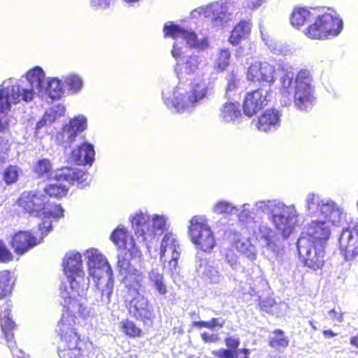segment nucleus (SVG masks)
<instances>
[{"mask_svg":"<svg viewBox=\"0 0 358 358\" xmlns=\"http://www.w3.org/2000/svg\"><path fill=\"white\" fill-rule=\"evenodd\" d=\"M339 245L346 261H351L358 255V222H351L343 229Z\"/></svg>","mask_w":358,"mask_h":358,"instance_id":"nucleus-19","label":"nucleus"},{"mask_svg":"<svg viewBox=\"0 0 358 358\" xmlns=\"http://www.w3.org/2000/svg\"><path fill=\"white\" fill-rule=\"evenodd\" d=\"M207 328L210 329H215L216 328H222L225 324V320L222 318H212L207 321Z\"/></svg>","mask_w":358,"mask_h":358,"instance_id":"nucleus-58","label":"nucleus"},{"mask_svg":"<svg viewBox=\"0 0 358 358\" xmlns=\"http://www.w3.org/2000/svg\"><path fill=\"white\" fill-rule=\"evenodd\" d=\"M128 309L132 317L141 321L145 327L152 326L155 315L144 296L138 295L134 297L130 301Z\"/></svg>","mask_w":358,"mask_h":358,"instance_id":"nucleus-23","label":"nucleus"},{"mask_svg":"<svg viewBox=\"0 0 358 358\" xmlns=\"http://www.w3.org/2000/svg\"><path fill=\"white\" fill-rule=\"evenodd\" d=\"M256 211L268 215V220L275 228L287 238L293 231L298 221V213L294 205H285L278 199L259 201L255 202Z\"/></svg>","mask_w":358,"mask_h":358,"instance_id":"nucleus-5","label":"nucleus"},{"mask_svg":"<svg viewBox=\"0 0 358 358\" xmlns=\"http://www.w3.org/2000/svg\"><path fill=\"white\" fill-rule=\"evenodd\" d=\"M207 91H163L162 99L166 108L175 113L191 112L208 99Z\"/></svg>","mask_w":358,"mask_h":358,"instance_id":"nucleus-8","label":"nucleus"},{"mask_svg":"<svg viewBox=\"0 0 358 358\" xmlns=\"http://www.w3.org/2000/svg\"><path fill=\"white\" fill-rule=\"evenodd\" d=\"M76 315L64 313L58 324V331L64 347H59L58 355L60 358H83L80 345L81 341L74 328Z\"/></svg>","mask_w":358,"mask_h":358,"instance_id":"nucleus-7","label":"nucleus"},{"mask_svg":"<svg viewBox=\"0 0 358 358\" xmlns=\"http://www.w3.org/2000/svg\"><path fill=\"white\" fill-rule=\"evenodd\" d=\"M328 317L336 323H341L343 320V314L341 312L336 311L335 309L329 311Z\"/></svg>","mask_w":358,"mask_h":358,"instance_id":"nucleus-59","label":"nucleus"},{"mask_svg":"<svg viewBox=\"0 0 358 358\" xmlns=\"http://www.w3.org/2000/svg\"><path fill=\"white\" fill-rule=\"evenodd\" d=\"M273 336L271 337L269 345L271 348L276 350L284 348L288 345V340L284 336L283 332L281 330H275L273 332Z\"/></svg>","mask_w":358,"mask_h":358,"instance_id":"nucleus-49","label":"nucleus"},{"mask_svg":"<svg viewBox=\"0 0 358 358\" xmlns=\"http://www.w3.org/2000/svg\"><path fill=\"white\" fill-rule=\"evenodd\" d=\"M0 90H20V80L10 78L1 83Z\"/></svg>","mask_w":358,"mask_h":358,"instance_id":"nucleus-54","label":"nucleus"},{"mask_svg":"<svg viewBox=\"0 0 358 358\" xmlns=\"http://www.w3.org/2000/svg\"><path fill=\"white\" fill-rule=\"evenodd\" d=\"M275 96H277L282 106H289L294 103L295 96H294V92H292V91H279L278 94H275Z\"/></svg>","mask_w":358,"mask_h":358,"instance_id":"nucleus-52","label":"nucleus"},{"mask_svg":"<svg viewBox=\"0 0 358 358\" xmlns=\"http://www.w3.org/2000/svg\"><path fill=\"white\" fill-rule=\"evenodd\" d=\"M260 33L262 41L273 52L280 54L282 52L280 45L273 38H271L268 34L264 31L262 27H260Z\"/></svg>","mask_w":358,"mask_h":358,"instance_id":"nucleus-51","label":"nucleus"},{"mask_svg":"<svg viewBox=\"0 0 358 358\" xmlns=\"http://www.w3.org/2000/svg\"><path fill=\"white\" fill-rule=\"evenodd\" d=\"M65 111V107L61 104L55 105L48 108L45 112L42 118L36 123V132H38L43 127L54 123L64 115Z\"/></svg>","mask_w":358,"mask_h":358,"instance_id":"nucleus-30","label":"nucleus"},{"mask_svg":"<svg viewBox=\"0 0 358 358\" xmlns=\"http://www.w3.org/2000/svg\"><path fill=\"white\" fill-rule=\"evenodd\" d=\"M110 239L118 248H123L131 254L133 249L136 248L134 238L128 235L127 230L123 227H117L114 230L110 235Z\"/></svg>","mask_w":358,"mask_h":358,"instance_id":"nucleus-29","label":"nucleus"},{"mask_svg":"<svg viewBox=\"0 0 358 358\" xmlns=\"http://www.w3.org/2000/svg\"><path fill=\"white\" fill-rule=\"evenodd\" d=\"M24 213L34 217H43L39 230L43 236L52 231V220L63 217L64 209L59 206L48 202V197L40 191H25L16 201Z\"/></svg>","mask_w":358,"mask_h":358,"instance_id":"nucleus-4","label":"nucleus"},{"mask_svg":"<svg viewBox=\"0 0 358 358\" xmlns=\"http://www.w3.org/2000/svg\"><path fill=\"white\" fill-rule=\"evenodd\" d=\"M69 90H80L84 87V80L82 76L75 73H69L60 79Z\"/></svg>","mask_w":358,"mask_h":358,"instance_id":"nucleus-43","label":"nucleus"},{"mask_svg":"<svg viewBox=\"0 0 358 358\" xmlns=\"http://www.w3.org/2000/svg\"><path fill=\"white\" fill-rule=\"evenodd\" d=\"M264 2V0L250 1L246 3V7L251 10L259 8Z\"/></svg>","mask_w":358,"mask_h":358,"instance_id":"nucleus-63","label":"nucleus"},{"mask_svg":"<svg viewBox=\"0 0 358 358\" xmlns=\"http://www.w3.org/2000/svg\"><path fill=\"white\" fill-rule=\"evenodd\" d=\"M149 279L152 283L153 287L161 295H165L167 293L166 286L164 282V276L158 269H152L149 273Z\"/></svg>","mask_w":358,"mask_h":358,"instance_id":"nucleus-42","label":"nucleus"},{"mask_svg":"<svg viewBox=\"0 0 358 358\" xmlns=\"http://www.w3.org/2000/svg\"><path fill=\"white\" fill-rule=\"evenodd\" d=\"M236 250L250 261H255L257 257V250L249 238L238 240L236 242Z\"/></svg>","mask_w":358,"mask_h":358,"instance_id":"nucleus-36","label":"nucleus"},{"mask_svg":"<svg viewBox=\"0 0 358 358\" xmlns=\"http://www.w3.org/2000/svg\"><path fill=\"white\" fill-rule=\"evenodd\" d=\"M310 17V12L306 8H296L292 12L291 16L292 24L299 28L301 26L308 21Z\"/></svg>","mask_w":358,"mask_h":358,"instance_id":"nucleus-44","label":"nucleus"},{"mask_svg":"<svg viewBox=\"0 0 358 358\" xmlns=\"http://www.w3.org/2000/svg\"><path fill=\"white\" fill-rule=\"evenodd\" d=\"M224 343L228 349H218L214 350L213 354L220 358H233L238 356V348L240 345V340L234 336L227 337Z\"/></svg>","mask_w":358,"mask_h":358,"instance_id":"nucleus-33","label":"nucleus"},{"mask_svg":"<svg viewBox=\"0 0 358 358\" xmlns=\"http://www.w3.org/2000/svg\"><path fill=\"white\" fill-rule=\"evenodd\" d=\"M188 234L196 250L209 254L214 249L216 244L214 234L203 217L194 216L190 220Z\"/></svg>","mask_w":358,"mask_h":358,"instance_id":"nucleus-11","label":"nucleus"},{"mask_svg":"<svg viewBox=\"0 0 358 358\" xmlns=\"http://www.w3.org/2000/svg\"><path fill=\"white\" fill-rule=\"evenodd\" d=\"M196 13L208 18L214 26H222L231 19V13L229 12L228 4L218 2L199 8L192 12L194 16Z\"/></svg>","mask_w":358,"mask_h":358,"instance_id":"nucleus-22","label":"nucleus"},{"mask_svg":"<svg viewBox=\"0 0 358 358\" xmlns=\"http://www.w3.org/2000/svg\"><path fill=\"white\" fill-rule=\"evenodd\" d=\"M251 27L252 23L250 20L240 21L231 31L229 42L233 45H238L250 34Z\"/></svg>","mask_w":358,"mask_h":358,"instance_id":"nucleus-32","label":"nucleus"},{"mask_svg":"<svg viewBox=\"0 0 358 358\" xmlns=\"http://www.w3.org/2000/svg\"><path fill=\"white\" fill-rule=\"evenodd\" d=\"M120 325L122 331L129 337L136 338L141 336L142 330L134 322L125 320L121 322Z\"/></svg>","mask_w":358,"mask_h":358,"instance_id":"nucleus-48","label":"nucleus"},{"mask_svg":"<svg viewBox=\"0 0 358 358\" xmlns=\"http://www.w3.org/2000/svg\"><path fill=\"white\" fill-rule=\"evenodd\" d=\"M90 175L87 172L80 169L62 167L54 173L51 182L44 189L45 192L50 197L62 198L66 195L69 185L85 186Z\"/></svg>","mask_w":358,"mask_h":358,"instance_id":"nucleus-6","label":"nucleus"},{"mask_svg":"<svg viewBox=\"0 0 358 358\" xmlns=\"http://www.w3.org/2000/svg\"><path fill=\"white\" fill-rule=\"evenodd\" d=\"M113 0H91L92 6L98 8H106L109 6Z\"/></svg>","mask_w":358,"mask_h":358,"instance_id":"nucleus-61","label":"nucleus"},{"mask_svg":"<svg viewBox=\"0 0 358 358\" xmlns=\"http://www.w3.org/2000/svg\"><path fill=\"white\" fill-rule=\"evenodd\" d=\"M279 69L282 75L280 82L282 90H310L313 86V78L307 69H301L294 80V69L287 63H281Z\"/></svg>","mask_w":358,"mask_h":358,"instance_id":"nucleus-16","label":"nucleus"},{"mask_svg":"<svg viewBox=\"0 0 358 358\" xmlns=\"http://www.w3.org/2000/svg\"><path fill=\"white\" fill-rule=\"evenodd\" d=\"M343 29V21L337 13L331 10L319 15L315 23L306 31L307 36L313 39H324L338 36Z\"/></svg>","mask_w":358,"mask_h":358,"instance_id":"nucleus-10","label":"nucleus"},{"mask_svg":"<svg viewBox=\"0 0 358 358\" xmlns=\"http://www.w3.org/2000/svg\"><path fill=\"white\" fill-rule=\"evenodd\" d=\"M231 52L228 49H221L215 62V67L218 71H223L230 64Z\"/></svg>","mask_w":358,"mask_h":358,"instance_id":"nucleus-45","label":"nucleus"},{"mask_svg":"<svg viewBox=\"0 0 358 358\" xmlns=\"http://www.w3.org/2000/svg\"><path fill=\"white\" fill-rule=\"evenodd\" d=\"M195 268L198 275L206 282L218 283L222 280V275L214 266V262L204 257L200 252H197L195 256Z\"/></svg>","mask_w":358,"mask_h":358,"instance_id":"nucleus-24","label":"nucleus"},{"mask_svg":"<svg viewBox=\"0 0 358 358\" xmlns=\"http://www.w3.org/2000/svg\"><path fill=\"white\" fill-rule=\"evenodd\" d=\"M225 260L233 270H237L238 268L240 265L238 262V257L233 252L229 251L226 253Z\"/></svg>","mask_w":358,"mask_h":358,"instance_id":"nucleus-56","label":"nucleus"},{"mask_svg":"<svg viewBox=\"0 0 358 358\" xmlns=\"http://www.w3.org/2000/svg\"><path fill=\"white\" fill-rule=\"evenodd\" d=\"M273 91H250L244 97L243 114L252 117L264 106H266L273 96Z\"/></svg>","mask_w":358,"mask_h":358,"instance_id":"nucleus-21","label":"nucleus"},{"mask_svg":"<svg viewBox=\"0 0 358 358\" xmlns=\"http://www.w3.org/2000/svg\"><path fill=\"white\" fill-rule=\"evenodd\" d=\"M294 92V107L301 111L310 110L315 103L316 98L313 91H292Z\"/></svg>","mask_w":358,"mask_h":358,"instance_id":"nucleus-31","label":"nucleus"},{"mask_svg":"<svg viewBox=\"0 0 358 358\" xmlns=\"http://www.w3.org/2000/svg\"><path fill=\"white\" fill-rule=\"evenodd\" d=\"M151 217L147 213L139 212L131 220L133 229L139 242H145L151 239L159 231L163 233L167 229V217L162 215H153L152 225L150 224Z\"/></svg>","mask_w":358,"mask_h":358,"instance_id":"nucleus-9","label":"nucleus"},{"mask_svg":"<svg viewBox=\"0 0 358 358\" xmlns=\"http://www.w3.org/2000/svg\"><path fill=\"white\" fill-rule=\"evenodd\" d=\"M260 307L263 311L266 313H273V308L276 305L273 299H266L260 301Z\"/></svg>","mask_w":358,"mask_h":358,"instance_id":"nucleus-57","label":"nucleus"},{"mask_svg":"<svg viewBox=\"0 0 358 358\" xmlns=\"http://www.w3.org/2000/svg\"><path fill=\"white\" fill-rule=\"evenodd\" d=\"M171 54L172 56L177 59L180 58L182 55V48L179 47L176 43H174L171 50Z\"/></svg>","mask_w":358,"mask_h":358,"instance_id":"nucleus-64","label":"nucleus"},{"mask_svg":"<svg viewBox=\"0 0 358 358\" xmlns=\"http://www.w3.org/2000/svg\"><path fill=\"white\" fill-rule=\"evenodd\" d=\"M163 31L165 37H171L175 40H184L189 48L199 51L205 50L209 47L207 37L199 39L196 34L192 29H185L171 22L164 24Z\"/></svg>","mask_w":358,"mask_h":358,"instance_id":"nucleus-17","label":"nucleus"},{"mask_svg":"<svg viewBox=\"0 0 358 358\" xmlns=\"http://www.w3.org/2000/svg\"><path fill=\"white\" fill-rule=\"evenodd\" d=\"M22 78L27 81L29 90H62V80L56 77H47L45 71L39 66L28 70Z\"/></svg>","mask_w":358,"mask_h":358,"instance_id":"nucleus-18","label":"nucleus"},{"mask_svg":"<svg viewBox=\"0 0 358 358\" xmlns=\"http://www.w3.org/2000/svg\"><path fill=\"white\" fill-rule=\"evenodd\" d=\"M274 67L266 62H255L248 70L247 78L252 82H273Z\"/></svg>","mask_w":358,"mask_h":358,"instance_id":"nucleus-25","label":"nucleus"},{"mask_svg":"<svg viewBox=\"0 0 358 358\" xmlns=\"http://www.w3.org/2000/svg\"><path fill=\"white\" fill-rule=\"evenodd\" d=\"M15 94H19L20 101L22 99L25 102H28L33 99L34 91H15Z\"/></svg>","mask_w":358,"mask_h":358,"instance_id":"nucleus-60","label":"nucleus"},{"mask_svg":"<svg viewBox=\"0 0 358 358\" xmlns=\"http://www.w3.org/2000/svg\"><path fill=\"white\" fill-rule=\"evenodd\" d=\"M199 64V57L192 55L188 57L185 62L178 63L176 71L178 76H182L183 73H194L198 69Z\"/></svg>","mask_w":358,"mask_h":358,"instance_id":"nucleus-37","label":"nucleus"},{"mask_svg":"<svg viewBox=\"0 0 358 358\" xmlns=\"http://www.w3.org/2000/svg\"><path fill=\"white\" fill-rule=\"evenodd\" d=\"M224 101L218 110V119L224 124L236 125L242 122L243 113L241 109V94L237 91H225Z\"/></svg>","mask_w":358,"mask_h":358,"instance_id":"nucleus-15","label":"nucleus"},{"mask_svg":"<svg viewBox=\"0 0 358 358\" xmlns=\"http://www.w3.org/2000/svg\"><path fill=\"white\" fill-rule=\"evenodd\" d=\"M41 96L49 103L60 99L64 95V91H40Z\"/></svg>","mask_w":358,"mask_h":358,"instance_id":"nucleus-53","label":"nucleus"},{"mask_svg":"<svg viewBox=\"0 0 358 358\" xmlns=\"http://www.w3.org/2000/svg\"><path fill=\"white\" fill-rule=\"evenodd\" d=\"M113 278L102 280L100 288L96 287L100 296V301L103 305H108L110 302L111 295L113 290Z\"/></svg>","mask_w":358,"mask_h":358,"instance_id":"nucleus-40","label":"nucleus"},{"mask_svg":"<svg viewBox=\"0 0 358 358\" xmlns=\"http://www.w3.org/2000/svg\"><path fill=\"white\" fill-rule=\"evenodd\" d=\"M306 209L310 216H322L324 220H314L308 224L306 232L300 236L325 245L331 235L330 223L340 226L345 217L343 207L330 199H322L318 194L309 193L306 197Z\"/></svg>","mask_w":358,"mask_h":358,"instance_id":"nucleus-1","label":"nucleus"},{"mask_svg":"<svg viewBox=\"0 0 358 358\" xmlns=\"http://www.w3.org/2000/svg\"><path fill=\"white\" fill-rule=\"evenodd\" d=\"M297 249L306 266L314 271L322 267L324 262V245L315 243L312 239L300 236L297 241Z\"/></svg>","mask_w":358,"mask_h":358,"instance_id":"nucleus-12","label":"nucleus"},{"mask_svg":"<svg viewBox=\"0 0 358 358\" xmlns=\"http://www.w3.org/2000/svg\"><path fill=\"white\" fill-rule=\"evenodd\" d=\"M13 284V280L9 271L0 272V298L11 291Z\"/></svg>","mask_w":358,"mask_h":358,"instance_id":"nucleus-47","label":"nucleus"},{"mask_svg":"<svg viewBox=\"0 0 358 358\" xmlns=\"http://www.w3.org/2000/svg\"><path fill=\"white\" fill-rule=\"evenodd\" d=\"M122 282L134 294L137 293L143 278L142 273L137 268L131 269L122 275Z\"/></svg>","mask_w":358,"mask_h":358,"instance_id":"nucleus-34","label":"nucleus"},{"mask_svg":"<svg viewBox=\"0 0 358 358\" xmlns=\"http://www.w3.org/2000/svg\"><path fill=\"white\" fill-rule=\"evenodd\" d=\"M9 125L8 119L5 113H0V131H5Z\"/></svg>","mask_w":358,"mask_h":358,"instance_id":"nucleus-62","label":"nucleus"},{"mask_svg":"<svg viewBox=\"0 0 358 358\" xmlns=\"http://www.w3.org/2000/svg\"><path fill=\"white\" fill-rule=\"evenodd\" d=\"M34 172L38 178L43 180L50 178L52 175V166L48 159H42L37 162L34 166Z\"/></svg>","mask_w":358,"mask_h":358,"instance_id":"nucleus-41","label":"nucleus"},{"mask_svg":"<svg viewBox=\"0 0 358 358\" xmlns=\"http://www.w3.org/2000/svg\"><path fill=\"white\" fill-rule=\"evenodd\" d=\"M20 169L16 166H8L3 173V180L7 185H11L17 182L19 176Z\"/></svg>","mask_w":358,"mask_h":358,"instance_id":"nucleus-50","label":"nucleus"},{"mask_svg":"<svg viewBox=\"0 0 358 358\" xmlns=\"http://www.w3.org/2000/svg\"><path fill=\"white\" fill-rule=\"evenodd\" d=\"M280 125V114L274 108L266 110L258 118L257 129L264 132L277 130Z\"/></svg>","mask_w":358,"mask_h":358,"instance_id":"nucleus-28","label":"nucleus"},{"mask_svg":"<svg viewBox=\"0 0 358 358\" xmlns=\"http://www.w3.org/2000/svg\"><path fill=\"white\" fill-rule=\"evenodd\" d=\"M237 215L238 222L243 225L248 233L252 234L264 250L263 252L268 251L271 258H275L278 262L282 261L283 248L280 244L277 233L266 224H257L256 213L251 208L249 203H244L238 207Z\"/></svg>","mask_w":358,"mask_h":358,"instance_id":"nucleus-3","label":"nucleus"},{"mask_svg":"<svg viewBox=\"0 0 358 358\" xmlns=\"http://www.w3.org/2000/svg\"><path fill=\"white\" fill-rule=\"evenodd\" d=\"M86 128L87 118L83 115H79L71 118L69 124L63 126L61 131L57 133L55 140L58 144L67 147L73 143L78 134Z\"/></svg>","mask_w":358,"mask_h":358,"instance_id":"nucleus-20","label":"nucleus"},{"mask_svg":"<svg viewBox=\"0 0 358 358\" xmlns=\"http://www.w3.org/2000/svg\"><path fill=\"white\" fill-rule=\"evenodd\" d=\"M1 327L7 341L8 346L10 350L13 351L15 347V341H14V334L13 332L15 324L10 317H7L6 312L2 317H1Z\"/></svg>","mask_w":358,"mask_h":358,"instance_id":"nucleus-35","label":"nucleus"},{"mask_svg":"<svg viewBox=\"0 0 358 358\" xmlns=\"http://www.w3.org/2000/svg\"><path fill=\"white\" fill-rule=\"evenodd\" d=\"M129 252V254L125 252L124 254H120L117 256V268L120 275L127 273L128 271H131V269L136 268L130 263V257L132 255H138L139 252L136 248H135V249H133L132 254L131 252Z\"/></svg>","mask_w":358,"mask_h":358,"instance_id":"nucleus-39","label":"nucleus"},{"mask_svg":"<svg viewBox=\"0 0 358 358\" xmlns=\"http://www.w3.org/2000/svg\"><path fill=\"white\" fill-rule=\"evenodd\" d=\"M87 259L89 275L95 287L102 284V280L113 278L112 268L105 257L98 250L91 248L85 254Z\"/></svg>","mask_w":358,"mask_h":358,"instance_id":"nucleus-14","label":"nucleus"},{"mask_svg":"<svg viewBox=\"0 0 358 358\" xmlns=\"http://www.w3.org/2000/svg\"><path fill=\"white\" fill-rule=\"evenodd\" d=\"M238 211V206L227 201H220L213 206V212L217 214L231 215L237 213Z\"/></svg>","mask_w":358,"mask_h":358,"instance_id":"nucleus-46","label":"nucleus"},{"mask_svg":"<svg viewBox=\"0 0 358 358\" xmlns=\"http://www.w3.org/2000/svg\"><path fill=\"white\" fill-rule=\"evenodd\" d=\"M95 151L93 145L83 142L72 150L70 159L78 165L91 166L94 161Z\"/></svg>","mask_w":358,"mask_h":358,"instance_id":"nucleus-27","label":"nucleus"},{"mask_svg":"<svg viewBox=\"0 0 358 358\" xmlns=\"http://www.w3.org/2000/svg\"><path fill=\"white\" fill-rule=\"evenodd\" d=\"M43 238L38 241L31 232L20 231L13 236L10 244L15 252L22 255L37 245Z\"/></svg>","mask_w":358,"mask_h":358,"instance_id":"nucleus-26","label":"nucleus"},{"mask_svg":"<svg viewBox=\"0 0 358 358\" xmlns=\"http://www.w3.org/2000/svg\"><path fill=\"white\" fill-rule=\"evenodd\" d=\"M64 271L70 285L67 289L66 285H62L61 297L63 299L62 306L66 309L65 313L75 315L83 314L86 302V287L80 286L79 280H83L81 255L79 252H71L66 255L63 263Z\"/></svg>","mask_w":358,"mask_h":358,"instance_id":"nucleus-2","label":"nucleus"},{"mask_svg":"<svg viewBox=\"0 0 358 358\" xmlns=\"http://www.w3.org/2000/svg\"><path fill=\"white\" fill-rule=\"evenodd\" d=\"M13 255L2 241H0V262L6 263L13 259Z\"/></svg>","mask_w":358,"mask_h":358,"instance_id":"nucleus-55","label":"nucleus"},{"mask_svg":"<svg viewBox=\"0 0 358 358\" xmlns=\"http://www.w3.org/2000/svg\"><path fill=\"white\" fill-rule=\"evenodd\" d=\"M181 247L176 234L169 232L164 234L159 248L160 261L164 268L172 274L178 273V259L180 257Z\"/></svg>","mask_w":358,"mask_h":358,"instance_id":"nucleus-13","label":"nucleus"},{"mask_svg":"<svg viewBox=\"0 0 358 358\" xmlns=\"http://www.w3.org/2000/svg\"><path fill=\"white\" fill-rule=\"evenodd\" d=\"M15 91H0V113H6L11 104L20 102V96Z\"/></svg>","mask_w":358,"mask_h":358,"instance_id":"nucleus-38","label":"nucleus"}]
</instances>
